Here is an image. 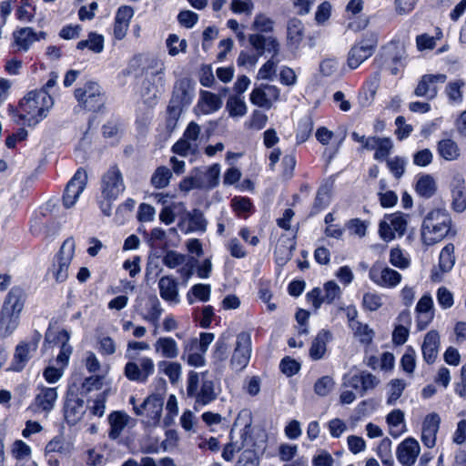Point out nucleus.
<instances>
[{
    "instance_id": "37",
    "label": "nucleus",
    "mask_w": 466,
    "mask_h": 466,
    "mask_svg": "<svg viewBox=\"0 0 466 466\" xmlns=\"http://www.w3.org/2000/svg\"><path fill=\"white\" fill-rule=\"evenodd\" d=\"M158 368L172 384L177 383L181 378L182 366L179 362L161 360L158 363Z\"/></svg>"
},
{
    "instance_id": "16",
    "label": "nucleus",
    "mask_w": 466,
    "mask_h": 466,
    "mask_svg": "<svg viewBox=\"0 0 466 466\" xmlns=\"http://www.w3.org/2000/svg\"><path fill=\"white\" fill-rule=\"evenodd\" d=\"M87 183V174L82 168H79L74 177L67 183L63 195V205L66 208H72L80 194L84 191Z\"/></svg>"
},
{
    "instance_id": "34",
    "label": "nucleus",
    "mask_w": 466,
    "mask_h": 466,
    "mask_svg": "<svg viewBox=\"0 0 466 466\" xmlns=\"http://www.w3.org/2000/svg\"><path fill=\"white\" fill-rule=\"evenodd\" d=\"M437 151L440 157L447 161L457 160L461 156L458 144L451 138L440 140L437 145Z\"/></svg>"
},
{
    "instance_id": "56",
    "label": "nucleus",
    "mask_w": 466,
    "mask_h": 466,
    "mask_svg": "<svg viewBox=\"0 0 466 466\" xmlns=\"http://www.w3.org/2000/svg\"><path fill=\"white\" fill-rule=\"evenodd\" d=\"M390 262L392 266L400 269L407 268L410 266V259L404 256L402 250L399 248H391Z\"/></svg>"
},
{
    "instance_id": "22",
    "label": "nucleus",
    "mask_w": 466,
    "mask_h": 466,
    "mask_svg": "<svg viewBox=\"0 0 466 466\" xmlns=\"http://www.w3.org/2000/svg\"><path fill=\"white\" fill-rule=\"evenodd\" d=\"M441 418L437 413L427 415L422 424L421 441L428 448H432L436 443V435L440 428Z\"/></svg>"
},
{
    "instance_id": "62",
    "label": "nucleus",
    "mask_w": 466,
    "mask_h": 466,
    "mask_svg": "<svg viewBox=\"0 0 466 466\" xmlns=\"http://www.w3.org/2000/svg\"><path fill=\"white\" fill-rule=\"evenodd\" d=\"M12 453L16 460H23L30 456L31 448L23 441L17 440L13 443Z\"/></svg>"
},
{
    "instance_id": "49",
    "label": "nucleus",
    "mask_w": 466,
    "mask_h": 466,
    "mask_svg": "<svg viewBox=\"0 0 466 466\" xmlns=\"http://www.w3.org/2000/svg\"><path fill=\"white\" fill-rule=\"evenodd\" d=\"M251 28L257 31V34L269 33L273 31L274 21L264 14H258L255 16Z\"/></svg>"
},
{
    "instance_id": "29",
    "label": "nucleus",
    "mask_w": 466,
    "mask_h": 466,
    "mask_svg": "<svg viewBox=\"0 0 466 466\" xmlns=\"http://www.w3.org/2000/svg\"><path fill=\"white\" fill-rule=\"evenodd\" d=\"M406 58V51L404 46L399 42L392 41L384 46L380 59H383V63L394 65L401 64Z\"/></svg>"
},
{
    "instance_id": "5",
    "label": "nucleus",
    "mask_w": 466,
    "mask_h": 466,
    "mask_svg": "<svg viewBox=\"0 0 466 466\" xmlns=\"http://www.w3.org/2000/svg\"><path fill=\"white\" fill-rule=\"evenodd\" d=\"M125 190V184L120 170L111 167L102 177L101 193L103 200L100 201V208L106 216L111 215L112 203Z\"/></svg>"
},
{
    "instance_id": "12",
    "label": "nucleus",
    "mask_w": 466,
    "mask_h": 466,
    "mask_svg": "<svg viewBox=\"0 0 466 466\" xmlns=\"http://www.w3.org/2000/svg\"><path fill=\"white\" fill-rule=\"evenodd\" d=\"M86 411L83 395L69 389L64 406L65 419L68 424L75 425L80 421Z\"/></svg>"
},
{
    "instance_id": "17",
    "label": "nucleus",
    "mask_w": 466,
    "mask_h": 466,
    "mask_svg": "<svg viewBox=\"0 0 466 466\" xmlns=\"http://www.w3.org/2000/svg\"><path fill=\"white\" fill-rule=\"evenodd\" d=\"M163 400L157 395L148 396L139 407H135L137 416L146 415L148 425H157L163 410Z\"/></svg>"
},
{
    "instance_id": "8",
    "label": "nucleus",
    "mask_w": 466,
    "mask_h": 466,
    "mask_svg": "<svg viewBox=\"0 0 466 466\" xmlns=\"http://www.w3.org/2000/svg\"><path fill=\"white\" fill-rule=\"evenodd\" d=\"M75 253V241L67 238L64 241L59 253L56 257L49 274L56 282H64L68 276V268Z\"/></svg>"
},
{
    "instance_id": "40",
    "label": "nucleus",
    "mask_w": 466,
    "mask_h": 466,
    "mask_svg": "<svg viewBox=\"0 0 466 466\" xmlns=\"http://www.w3.org/2000/svg\"><path fill=\"white\" fill-rule=\"evenodd\" d=\"M201 106L205 114H209L218 110L222 106L221 98L208 91L201 92Z\"/></svg>"
},
{
    "instance_id": "44",
    "label": "nucleus",
    "mask_w": 466,
    "mask_h": 466,
    "mask_svg": "<svg viewBox=\"0 0 466 466\" xmlns=\"http://www.w3.org/2000/svg\"><path fill=\"white\" fill-rule=\"evenodd\" d=\"M465 86V82L461 79H458L450 82L446 88L445 93L449 97V102L452 104H459L462 102V87Z\"/></svg>"
},
{
    "instance_id": "9",
    "label": "nucleus",
    "mask_w": 466,
    "mask_h": 466,
    "mask_svg": "<svg viewBox=\"0 0 466 466\" xmlns=\"http://www.w3.org/2000/svg\"><path fill=\"white\" fill-rule=\"evenodd\" d=\"M154 371V361L148 357L128 360L124 368V374L127 379L138 383L147 382L148 377L151 376Z\"/></svg>"
},
{
    "instance_id": "61",
    "label": "nucleus",
    "mask_w": 466,
    "mask_h": 466,
    "mask_svg": "<svg viewBox=\"0 0 466 466\" xmlns=\"http://www.w3.org/2000/svg\"><path fill=\"white\" fill-rule=\"evenodd\" d=\"M392 147L393 145L390 138H380L376 152L374 154V158L377 160H384L390 153Z\"/></svg>"
},
{
    "instance_id": "2",
    "label": "nucleus",
    "mask_w": 466,
    "mask_h": 466,
    "mask_svg": "<svg viewBox=\"0 0 466 466\" xmlns=\"http://www.w3.org/2000/svg\"><path fill=\"white\" fill-rule=\"evenodd\" d=\"M248 43L259 55L271 54V57L260 67L258 73L259 79H271L276 76L278 64L280 62L279 55L280 44L277 37L260 34H250Z\"/></svg>"
},
{
    "instance_id": "3",
    "label": "nucleus",
    "mask_w": 466,
    "mask_h": 466,
    "mask_svg": "<svg viewBox=\"0 0 466 466\" xmlns=\"http://www.w3.org/2000/svg\"><path fill=\"white\" fill-rule=\"evenodd\" d=\"M451 218L444 209H433L424 218L421 226V238L430 246L442 240L451 231Z\"/></svg>"
},
{
    "instance_id": "30",
    "label": "nucleus",
    "mask_w": 466,
    "mask_h": 466,
    "mask_svg": "<svg viewBox=\"0 0 466 466\" xmlns=\"http://www.w3.org/2000/svg\"><path fill=\"white\" fill-rule=\"evenodd\" d=\"M155 352L164 359H176L179 355L177 341L171 337H160L154 343Z\"/></svg>"
},
{
    "instance_id": "28",
    "label": "nucleus",
    "mask_w": 466,
    "mask_h": 466,
    "mask_svg": "<svg viewBox=\"0 0 466 466\" xmlns=\"http://www.w3.org/2000/svg\"><path fill=\"white\" fill-rule=\"evenodd\" d=\"M440 346V336L436 330L429 331L424 338L421 350L424 360L428 364H432L438 356Z\"/></svg>"
},
{
    "instance_id": "64",
    "label": "nucleus",
    "mask_w": 466,
    "mask_h": 466,
    "mask_svg": "<svg viewBox=\"0 0 466 466\" xmlns=\"http://www.w3.org/2000/svg\"><path fill=\"white\" fill-rule=\"evenodd\" d=\"M313 129V123L310 118L307 117L303 119L299 126V132L297 134V139L299 142H305L311 134Z\"/></svg>"
},
{
    "instance_id": "53",
    "label": "nucleus",
    "mask_w": 466,
    "mask_h": 466,
    "mask_svg": "<svg viewBox=\"0 0 466 466\" xmlns=\"http://www.w3.org/2000/svg\"><path fill=\"white\" fill-rule=\"evenodd\" d=\"M325 295L322 297L323 302L328 304L333 303L337 299L340 298L341 289L339 286L333 280H329L324 285Z\"/></svg>"
},
{
    "instance_id": "45",
    "label": "nucleus",
    "mask_w": 466,
    "mask_h": 466,
    "mask_svg": "<svg viewBox=\"0 0 466 466\" xmlns=\"http://www.w3.org/2000/svg\"><path fill=\"white\" fill-rule=\"evenodd\" d=\"M198 350H188L187 342L184 345V350L182 354V359L187 360V364L196 368L202 367L205 365V358L202 351H198Z\"/></svg>"
},
{
    "instance_id": "50",
    "label": "nucleus",
    "mask_w": 466,
    "mask_h": 466,
    "mask_svg": "<svg viewBox=\"0 0 466 466\" xmlns=\"http://www.w3.org/2000/svg\"><path fill=\"white\" fill-rule=\"evenodd\" d=\"M389 397H388V404L393 405L397 401V400L401 396L406 383L403 380L395 379L390 380L389 383Z\"/></svg>"
},
{
    "instance_id": "60",
    "label": "nucleus",
    "mask_w": 466,
    "mask_h": 466,
    "mask_svg": "<svg viewBox=\"0 0 466 466\" xmlns=\"http://www.w3.org/2000/svg\"><path fill=\"white\" fill-rule=\"evenodd\" d=\"M360 380H362L361 396H364L369 390L375 389L380 384V380L368 371L360 372Z\"/></svg>"
},
{
    "instance_id": "43",
    "label": "nucleus",
    "mask_w": 466,
    "mask_h": 466,
    "mask_svg": "<svg viewBox=\"0 0 466 466\" xmlns=\"http://www.w3.org/2000/svg\"><path fill=\"white\" fill-rule=\"evenodd\" d=\"M70 335L66 329L61 330L58 333V339L62 341L60 352L56 358V361L62 366L67 364L68 359L72 353V347L68 344Z\"/></svg>"
},
{
    "instance_id": "4",
    "label": "nucleus",
    "mask_w": 466,
    "mask_h": 466,
    "mask_svg": "<svg viewBox=\"0 0 466 466\" xmlns=\"http://www.w3.org/2000/svg\"><path fill=\"white\" fill-rule=\"evenodd\" d=\"M187 395L195 400L197 406H206L217 399L214 381L208 378V371L190 370L187 380Z\"/></svg>"
},
{
    "instance_id": "63",
    "label": "nucleus",
    "mask_w": 466,
    "mask_h": 466,
    "mask_svg": "<svg viewBox=\"0 0 466 466\" xmlns=\"http://www.w3.org/2000/svg\"><path fill=\"white\" fill-rule=\"evenodd\" d=\"M193 296L202 301L207 302L210 299L211 288L208 284H196L192 288Z\"/></svg>"
},
{
    "instance_id": "57",
    "label": "nucleus",
    "mask_w": 466,
    "mask_h": 466,
    "mask_svg": "<svg viewBox=\"0 0 466 466\" xmlns=\"http://www.w3.org/2000/svg\"><path fill=\"white\" fill-rule=\"evenodd\" d=\"M382 298L380 295L373 292H367L363 295L362 305L370 310L375 311L382 306Z\"/></svg>"
},
{
    "instance_id": "23",
    "label": "nucleus",
    "mask_w": 466,
    "mask_h": 466,
    "mask_svg": "<svg viewBox=\"0 0 466 466\" xmlns=\"http://www.w3.org/2000/svg\"><path fill=\"white\" fill-rule=\"evenodd\" d=\"M190 97L191 94L188 89V84L186 81H180L179 84L175 87L174 98L167 107V117L173 119L179 118L181 108L178 105H174L175 99L181 104H188Z\"/></svg>"
},
{
    "instance_id": "58",
    "label": "nucleus",
    "mask_w": 466,
    "mask_h": 466,
    "mask_svg": "<svg viewBox=\"0 0 466 466\" xmlns=\"http://www.w3.org/2000/svg\"><path fill=\"white\" fill-rule=\"evenodd\" d=\"M452 206L455 211L462 212L466 208V194L464 187L451 188Z\"/></svg>"
},
{
    "instance_id": "7",
    "label": "nucleus",
    "mask_w": 466,
    "mask_h": 466,
    "mask_svg": "<svg viewBox=\"0 0 466 466\" xmlns=\"http://www.w3.org/2000/svg\"><path fill=\"white\" fill-rule=\"evenodd\" d=\"M378 44L377 35L374 33L366 34L350 49L347 65L350 69L358 68L364 61L370 58L375 52Z\"/></svg>"
},
{
    "instance_id": "52",
    "label": "nucleus",
    "mask_w": 466,
    "mask_h": 466,
    "mask_svg": "<svg viewBox=\"0 0 466 466\" xmlns=\"http://www.w3.org/2000/svg\"><path fill=\"white\" fill-rule=\"evenodd\" d=\"M167 46L168 48V54L175 56L178 55L179 52L185 53L187 44L185 39L179 40L177 35L172 34L167 39Z\"/></svg>"
},
{
    "instance_id": "59",
    "label": "nucleus",
    "mask_w": 466,
    "mask_h": 466,
    "mask_svg": "<svg viewBox=\"0 0 466 466\" xmlns=\"http://www.w3.org/2000/svg\"><path fill=\"white\" fill-rule=\"evenodd\" d=\"M416 353L411 347H408L401 358L400 365L405 372L412 374L416 366Z\"/></svg>"
},
{
    "instance_id": "26",
    "label": "nucleus",
    "mask_w": 466,
    "mask_h": 466,
    "mask_svg": "<svg viewBox=\"0 0 466 466\" xmlns=\"http://www.w3.org/2000/svg\"><path fill=\"white\" fill-rule=\"evenodd\" d=\"M25 295L19 288H13L7 294L2 311L20 316L24 309Z\"/></svg>"
},
{
    "instance_id": "38",
    "label": "nucleus",
    "mask_w": 466,
    "mask_h": 466,
    "mask_svg": "<svg viewBox=\"0 0 466 466\" xmlns=\"http://www.w3.org/2000/svg\"><path fill=\"white\" fill-rule=\"evenodd\" d=\"M387 422L390 428V434L398 438L404 431V413L400 410H394L387 416Z\"/></svg>"
},
{
    "instance_id": "48",
    "label": "nucleus",
    "mask_w": 466,
    "mask_h": 466,
    "mask_svg": "<svg viewBox=\"0 0 466 466\" xmlns=\"http://www.w3.org/2000/svg\"><path fill=\"white\" fill-rule=\"evenodd\" d=\"M172 173L167 167H159L151 177L152 185L157 188H164L169 184Z\"/></svg>"
},
{
    "instance_id": "35",
    "label": "nucleus",
    "mask_w": 466,
    "mask_h": 466,
    "mask_svg": "<svg viewBox=\"0 0 466 466\" xmlns=\"http://www.w3.org/2000/svg\"><path fill=\"white\" fill-rule=\"evenodd\" d=\"M230 436H232V432L230 433ZM231 439H233V437H231ZM240 439V441H234L231 440V441L225 446L222 452V457L224 460L228 461H232L235 452L241 451L245 447V442L248 439H250L249 425H246L245 428L241 431Z\"/></svg>"
},
{
    "instance_id": "32",
    "label": "nucleus",
    "mask_w": 466,
    "mask_h": 466,
    "mask_svg": "<svg viewBox=\"0 0 466 466\" xmlns=\"http://www.w3.org/2000/svg\"><path fill=\"white\" fill-rule=\"evenodd\" d=\"M303 31L304 26L300 20L289 19L287 25V45L293 49H298L303 39Z\"/></svg>"
},
{
    "instance_id": "55",
    "label": "nucleus",
    "mask_w": 466,
    "mask_h": 466,
    "mask_svg": "<svg viewBox=\"0 0 466 466\" xmlns=\"http://www.w3.org/2000/svg\"><path fill=\"white\" fill-rule=\"evenodd\" d=\"M185 260L186 256L175 250L167 251L162 258L163 264L169 268H175L183 265Z\"/></svg>"
},
{
    "instance_id": "15",
    "label": "nucleus",
    "mask_w": 466,
    "mask_h": 466,
    "mask_svg": "<svg viewBox=\"0 0 466 466\" xmlns=\"http://www.w3.org/2000/svg\"><path fill=\"white\" fill-rule=\"evenodd\" d=\"M41 335L36 332L30 340L21 341L16 347L11 364V370L21 371L38 348Z\"/></svg>"
},
{
    "instance_id": "51",
    "label": "nucleus",
    "mask_w": 466,
    "mask_h": 466,
    "mask_svg": "<svg viewBox=\"0 0 466 466\" xmlns=\"http://www.w3.org/2000/svg\"><path fill=\"white\" fill-rule=\"evenodd\" d=\"M198 150V144H191L184 137L177 141L173 147L172 151L181 157H187L189 154H195Z\"/></svg>"
},
{
    "instance_id": "18",
    "label": "nucleus",
    "mask_w": 466,
    "mask_h": 466,
    "mask_svg": "<svg viewBox=\"0 0 466 466\" xmlns=\"http://www.w3.org/2000/svg\"><path fill=\"white\" fill-rule=\"evenodd\" d=\"M279 98V89L272 85H261L252 90L250 101L259 107L269 109Z\"/></svg>"
},
{
    "instance_id": "20",
    "label": "nucleus",
    "mask_w": 466,
    "mask_h": 466,
    "mask_svg": "<svg viewBox=\"0 0 466 466\" xmlns=\"http://www.w3.org/2000/svg\"><path fill=\"white\" fill-rule=\"evenodd\" d=\"M420 451L419 442L413 438H407L399 444L396 455L402 466H413Z\"/></svg>"
},
{
    "instance_id": "13",
    "label": "nucleus",
    "mask_w": 466,
    "mask_h": 466,
    "mask_svg": "<svg viewBox=\"0 0 466 466\" xmlns=\"http://www.w3.org/2000/svg\"><path fill=\"white\" fill-rule=\"evenodd\" d=\"M370 279L378 286L382 288H395L401 281V275L380 262L374 263L370 271Z\"/></svg>"
},
{
    "instance_id": "33",
    "label": "nucleus",
    "mask_w": 466,
    "mask_h": 466,
    "mask_svg": "<svg viewBox=\"0 0 466 466\" xmlns=\"http://www.w3.org/2000/svg\"><path fill=\"white\" fill-rule=\"evenodd\" d=\"M14 42L19 49L27 51L33 43L39 40L37 33L32 27H24L13 33Z\"/></svg>"
},
{
    "instance_id": "6",
    "label": "nucleus",
    "mask_w": 466,
    "mask_h": 466,
    "mask_svg": "<svg viewBox=\"0 0 466 466\" xmlns=\"http://www.w3.org/2000/svg\"><path fill=\"white\" fill-rule=\"evenodd\" d=\"M220 166L214 164L205 168H195L192 174L183 179L180 188L189 191L194 188L211 189L218 185Z\"/></svg>"
},
{
    "instance_id": "14",
    "label": "nucleus",
    "mask_w": 466,
    "mask_h": 466,
    "mask_svg": "<svg viewBox=\"0 0 466 466\" xmlns=\"http://www.w3.org/2000/svg\"><path fill=\"white\" fill-rule=\"evenodd\" d=\"M407 219L401 213H394L385 217L380 223L379 233L385 241H390L398 236L404 235L407 228Z\"/></svg>"
},
{
    "instance_id": "1",
    "label": "nucleus",
    "mask_w": 466,
    "mask_h": 466,
    "mask_svg": "<svg viewBox=\"0 0 466 466\" xmlns=\"http://www.w3.org/2000/svg\"><path fill=\"white\" fill-rule=\"evenodd\" d=\"M53 105V98L47 90L31 91L20 101L22 114L19 115V118L27 126L34 127L46 117Z\"/></svg>"
},
{
    "instance_id": "39",
    "label": "nucleus",
    "mask_w": 466,
    "mask_h": 466,
    "mask_svg": "<svg viewBox=\"0 0 466 466\" xmlns=\"http://www.w3.org/2000/svg\"><path fill=\"white\" fill-rule=\"evenodd\" d=\"M19 324V316L1 311L0 336H10Z\"/></svg>"
},
{
    "instance_id": "47",
    "label": "nucleus",
    "mask_w": 466,
    "mask_h": 466,
    "mask_svg": "<svg viewBox=\"0 0 466 466\" xmlns=\"http://www.w3.org/2000/svg\"><path fill=\"white\" fill-rule=\"evenodd\" d=\"M213 333H206L203 332L200 334L199 339L193 338L187 341V349L188 350H198L202 351V353H206L208 346L214 340Z\"/></svg>"
},
{
    "instance_id": "54",
    "label": "nucleus",
    "mask_w": 466,
    "mask_h": 466,
    "mask_svg": "<svg viewBox=\"0 0 466 466\" xmlns=\"http://www.w3.org/2000/svg\"><path fill=\"white\" fill-rule=\"evenodd\" d=\"M334 384L331 377L323 376L315 382L314 391L319 396H327L333 390Z\"/></svg>"
},
{
    "instance_id": "41",
    "label": "nucleus",
    "mask_w": 466,
    "mask_h": 466,
    "mask_svg": "<svg viewBox=\"0 0 466 466\" xmlns=\"http://www.w3.org/2000/svg\"><path fill=\"white\" fill-rule=\"evenodd\" d=\"M416 191L422 198H431L436 191V184L433 177L430 175L420 177L416 184Z\"/></svg>"
},
{
    "instance_id": "10",
    "label": "nucleus",
    "mask_w": 466,
    "mask_h": 466,
    "mask_svg": "<svg viewBox=\"0 0 466 466\" xmlns=\"http://www.w3.org/2000/svg\"><path fill=\"white\" fill-rule=\"evenodd\" d=\"M75 96L80 106L89 111H97L104 104L101 87L94 82L87 83L84 87L76 89Z\"/></svg>"
},
{
    "instance_id": "21",
    "label": "nucleus",
    "mask_w": 466,
    "mask_h": 466,
    "mask_svg": "<svg viewBox=\"0 0 466 466\" xmlns=\"http://www.w3.org/2000/svg\"><path fill=\"white\" fill-rule=\"evenodd\" d=\"M177 227L185 233L193 231L205 232L207 221L199 209H193L191 212L185 213V217L178 222Z\"/></svg>"
},
{
    "instance_id": "42",
    "label": "nucleus",
    "mask_w": 466,
    "mask_h": 466,
    "mask_svg": "<svg viewBox=\"0 0 466 466\" xmlns=\"http://www.w3.org/2000/svg\"><path fill=\"white\" fill-rule=\"evenodd\" d=\"M454 249V245L450 243L441 251L439 267L443 273L450 271L453 268L455 262Z\"/></svg>"
},
{
    "instance_id": "31",
    "label": "nucleus",
    "mask_w": 466,
    "mask_h": 466,
    "mask_svg": "<svg viewBox=\"0 0 466 466\" xmlns=\"http://www.w3.org/2000/svg\"><path fill=\"white\" fill-rule=\"evenodd\" d=\"M129 419L130 417L124 411H114L108 416L110 425L108 436L111 440H116L122 434Z\"/></svg>"
},
{
    "instance_id": "19",
    "label": "nucleus",
    "mask_w": 466,
    "mask_h": 466,
    "mask_svg": "<svg viewBox=\"0 0 466 466\" xmlns=\"http://www.w3.org/2000/svg\"><path fill=\"white\" fill-rule=\"evenodd\" d=\"M446 78L447 76L443 74L422 76L414 90V95L428 100L434 99L438 94L437 84L444 83Z\"/></svg>"
},
{
    "instance_id": "46",
    "label": "nucleus",
    "mask_w": 466,
    "mask_h": 466,
    "mask_svg": "<svg viewBox=\"0 0 466 466\" xmlns=\"http://www.w3.org/2000/svg\"><path fill=\"white\" fill-rule=\"evenodd\" d=\"M227 109L231 116H243L247 113V105L241 97L232 96L227 101Z\"/></svg>"
},
{
    "instance_id": "25",
    "label": "nucleus",
    "mask_w": 466,
    "mask_h": 466,
    "mask_svg": "<svg viewBox=\"0 0 466 466\" xmlns=\"http://www.w3.org/2000/svg\"><path fill=\"white\" fill-rule=\"evenodd\" d=\"M39 392L35 395L34 404L35 407L45 412H50L57 400L56 388L39 387Z\"/></svg>"
},
{
    "instance_id": "24",
    "label": "nucleus",
    "mask_w": 466,
    "mask_h": 466,
    "mask_svg": "<svg viewBox=\"0 0 466 466\" xmlns=\"http://www.w3.org/2000/svg\"><path fill=\"white\" fill-rule=\"evenodd\" d=\"M133 15L134 10L131 6L122 5L117 9L114 24L115 38L122 40L126 36Z\"/></svg>"
},
{
    "instance_id": "27",
    "label": "nucleus",
    "mask_w": 466,
    "mask_h": 466,
    "mask_svg": "<svg viewBox=\"0 0 466 466\" xmlns=\"http://www.w3.org/2000/svg\"><path fill=\"white\" fill-rule=\"evenodd\" d=\"M158 289L160 297L169 302L177 304L178 298V284L177 280L171 276H164L158 280Z\"/></svg>"
},
{
    "instance_id": "11",
    "label": "nucleus",
    "mask_w": 466,
    "mask_h": 466,
    "mask_svg": "<svg viewBox=\"0 0 466 466\" xmlns=\"http://www.w3.org/2000/svg\"><path fill=\"white\" fill-rule=\"evenodd\" d=\"M250 356V335L246 332H241L237 337L236 347L230 359V368L235 371L243 370L248 364Z\"/></svg>"
},
{
    "instance_id": "36",
    "label": "nucleus",
    "mask_w": 466,
    "mask_h": 466,
    "mask_svg": "<svg viewBox=\"0 0 466 466\" xmlns=\"http://www.w3.org/2000/svg\"><path fill=\"white\" fill-rule=\"evenodd\" d=\"M329 331L322 329L318 333L309 349V356L317 360H320L326 351V343L330 339Z\"/></svg>"
}]
</instances>
